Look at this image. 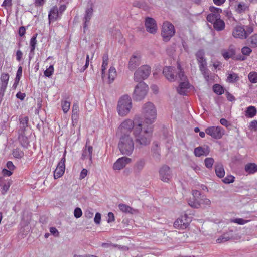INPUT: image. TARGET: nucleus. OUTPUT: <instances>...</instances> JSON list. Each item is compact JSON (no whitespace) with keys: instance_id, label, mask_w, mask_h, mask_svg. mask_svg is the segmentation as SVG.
Segmentation results:
<instances>
[{"instance_id":"de8ad7c7","label":"nucleus","mask_w":257,"mask_h":257,"mask_svg":"<svg viewBox=\"0 0 257 257\" xmlns=\"http://www.w3.org/2000/svg\"><path fill=\"white\" fill-rule=\"evenodd\" d=\"M54 73L53 65H50L44 72L45 76L49 78L51 77Z\"/></svg>"},{"instance_id":"13d9d810","label":"nucleus","mask_w":257,"mask_h":257,"mask_svg":"<svg viewBox=\"0 0 257 257\" xmlns=\"http://www.w3.org/2000/svg\"><path fill=\"white\" fill-rule=\"evenodd\" d=\"M12 0H4L3 4H2V7L7 8L9 7H11L12 5Z\"/></svg>"},{"instance_id":"0e129e2a","label":"nucleus","mask_w":257,"mask_h":257,"mask_svg":"<svg viewBox=\"0 0 257 257\" xmlns=\"http://www.w3.org/2000/svg\"><path fill=\"white\" fill-rule=\"evenodd\" d=\"M23 53L20 50H18L16 52V60L18 61H20L22 59Z\"/></svg>"},{"instance_id":"f704fd0d","label":"nucleus","mask_w":257,"mask_h":257,"mask_svg":"<svg viewBox=\"0 0 257 257\" xmlns=\"http://www.w3.org/2000/svg\"><path fill=\"white\" fill-rule=\"evenodd\" d=\"M117 72L115 68L113 66L110 67L108 72V80L110 83L114 81Z\"/></svg>"},{"instance_id":"f03ea898","label":"nucleus","mask_w":257,"mask_h":257,"mask_svg":"<svg viewBox=\"0 0 257 257\" xmlns=\"http://www.w3.org/2000/svg\"><path fill=\"white\" fill-rule=\"evenodd\" d=\"M142 115L144 121L143 125L150 126L153 124L157 117V110L154 104L150 102L145 103L142 108Z\"/></svg>"},{"instance_id":"a19ab883","label":"nucleus","mask_w":257,"mask_h":257,"mask_svg":"<svg viewBox=\"0 0 257 257\" xmlns=\"http://www.w3.org/2000/svg\"><path fill=\"white\" fill-rule=\"evenodd\" d=\"M213 90L218 95H221L224 93L223 88L219 84H215L213 87Z\"/></svg>"},{"instance_id":"8fccbe9b","label":"nucleus","mask_w":257,"mask_h":257,"mask_svg":"<svg viewBox=\"0 0 257 257\" xmlns=\"http://www.w3.org/2000/svg\"><path fill=\"white\" fill-rule=\"evenodd\" d=\"M230 222H233V223H237V224H240V225H243V224H245L246 223H247L248 222V221L246 220H244L242 218H236V219H231L230 220Z\"/></svg>"},{"instance_id":"e2e57ef3","label":"nucleus","mask_w":257,"mask_h":257,"mask_svg":"<svg viewBox=\"0 0 257 257\" xmlns=\"http://www.w3.org/2000/svg\"><path fill=\"white\" fill-rule=\"evenodd\" d=\"M46 0H35L34 1V5L36 7H40L42 6Z\"/></svg>"},{"instance_id":"dca6fc26","label":"nucleus","mask_w":257,"mask_h":257,"mask_svg":"<svg viewBox=\"0 0 257 257\" xmlns=\"http://www.w3.org/2000/svg\"><path fill=\"white\" fill-rule=\"evenodd\" d=\"M159 173L160 179L165 182H168L172 177L170 169L166 165H164L161 167Z\"/></svg>"},{"instance_id":"2eb2a0df","label":"nucleus","mask_w":257,"mask_h":257,"mask_svg":"<svg viewBox=\"0 0 257 257\" xmlns=\"http://www.w3.org/2000/svg\"><path fill=\"white\" fill-rule=\"evenodd\" d=\"M131 162L132 159L130 158L126 157H120L114 163L113 169L115 170H120L131 163Z\"/></svg>"},{"instance_id":"052dcab7","label":"nucleus","mask_w":257,"mask_h":257,"mask_svg":"<svg viewBox=\"0 0 257 257\" xmlns=\"http://www.w3.org/2000/svg\"><path fill=\"white\" fill-rule=\"evenodd\" d=\"M88 174V171L86 169H83L81 172L79 176V179L82 180L84 179L87 175Z\"/></svg>"},{"instance_id":"a18cd8bd","label":"nucleus","mask_w":257,"mask_h":257,"mask_svg":"<svg viewBox=\"0 0 257 257\" xmlns=\"http://www.w3.org/2000/svg\"><path fill=\"white\" fill-rule=\"evenodd\" d=\"M249 80L252 83H257V72H251L248 75Z\"/></svg>"},{"instance_id":"680f3d73","label":"nucleus","mask_w":257,"mask_h":257,"mask_svg":"<svg viewBox=\"0 0 257 257\" xmlns=\"http://www.w3.org/2000/svg\"><path fill=\"white\" fill-rule=\"evenodd\" d=\"M94 222L96 224H99L101 221V214L99 213H96L94 219Z\"/></svg>"},{"instance_id":"c03bdc74","label":"nucleus","mask_w":257,"mask_h":257,"mask_svg":"<svg viewBox=\"0 0 257 257\" xmlns=\"http://www.w3.org/2000/svg\"><path fill=\"white\" fill-rule=\"evenodd\" d=\"M214 160L211 157L206 158L204 160V164L206 168L211 169L212 167Z\"/></svg>"},{"instance_id":"aec40b11","label":"nucleus","mask_w":257,"mask_h":257,"mask_svg":"<svg viewBox=\"0 0 257 257\" xmlns=\"http://www.w3.org/2000/svg\"><path fill=\"white\" fill-rule=\"evenodd\" d=\"M146 30L150 33L155 34L157 31V26L156 21L150 17H147L145 21Z\"/></svg>"},{"instance_id":"774afa93","label":"nucleus","mask_w":257,"mask_h":257,"mask_svg":"<svg viewBox=\"0 0 257 257\" xmlns=\"http://www.w3.org/2000/svg\"><path fill=\"white\" fill-rule=\"evenodd\" d=\"M26 32L25 28L24 26H21L19 28V34L20 36H23Z\"/></svg>"},{"instance_id":"423d86ee","label":"nucleus","mask_w":257,"mask_h":257,"mask_svg":"<svg viewBox=\"0 0 257 257\" xmlns=\"http://www.w3.org/2000/svg\"><path fill=\"white\" fill-rule=\"evenodd\" d=\"M178 76L181 82L180 83L177 90L179 94L184 95L186 94L187 89L189 88V83L187 77L184 74V72L181 69V66L179 64H178Z\"/></svg>"},{"instance_id":"37998d69","label":"nucleus","mask_w":257,"mask_h":257,"mask_svg":"<svg viewBox=\"0 0 257 257\" xmlns=\"http://www.w3.org/2000/svg\"><path fill=\"white\" fill-rule=\"evenodd\" d=\"M11 185V181L10 180L6 181V182L1 184L2 194H4L8 191Z\"/></svg>"},{"instance_id":"bf43d9fd","label":"nucleus","mask_w":257,"mask_h":257,"mask_svg":"<svg viewBox=\"0 0 257 257\" xmlns=\"http://www.w3.org/2000/svg\"><path fill=\"white\" fill-rule=\"evenodd\" d=\"M6 166H7V168L8 169V170H9L12 172L16 168L15 166H14V165L13 164V163L12 161L7 162Z\"/></svg>"},{"instance_id":"4c0bfd02","label":"nucleus","mask_w":257,"mask_h":257,"mask_svg":"<svg viewBox=\"0 0 257 257\" xmlns=\"http://www.w3.org/2000/svg\"><path fill=\"white\" fill-rule=\"evenodd\" d=\"M248 41L251 47H257V33L251 36L248 39Z\"/></svg>"},{"instance_id":"c9c22d12","label":"nucleus","mask_w":257,"mask_h":257,"mask_svg":"<svg viewBox=\"0 0 257 257\" xmlns=\"http://www.w3.org/2000/svg\"><path fill=\"white\" fill-rule=\"evenodd\" d=\"M108 64V56L107 54H105L103 56V62L102 65V77H104L105 70L106 69Z\"/></svg>"},{"instance_id":"7c9ffc66","label":"nucleus","mask_w":257,"mask_h":257,"mask_svg":"<svg viewBox=\"0 0 257 257\" xmlns=\"http://www.w3.org/2000/svg\"><path fill=\"white\" fill-rule=\"evenodd\" d=\"M18 140L21 145L25 148H27L29 146V141L27 137L24 134H21L19 136Z\"/></svg>"},{"instance_id":"473e14b6","label":"nucleus","mask_w":257,"mask_h":257,"mask_svg":"<svg viewBox=\"0 0 257 257\" xmlns=\"http://www.w3.org/2000/svg\"><path fill=\"white\" fill-rule=\"evenodd\" d=\"M238 75L233 72H231L228 74L226 81L228 83H233L239 80Z\"/></svg>"},{"instance_id":"0eeeda50","label":"nucleus","mask_w":257,"mask_h":257,"mask_svg":"<svg viewBox=\"0 0 257 257\" xmlns=\"http://www.w3.org/2000/svg\"><path fill=\"white\" fill-rule=\"evenodd\" d=\"M175 29L174 25L169 21L163 23L162 27L161 35L164 41L167 42L175 35Z\"/></svg>"},{"instance_id":"603ef678","label":"nucleus","mask_w":257,"mask_h":257,"mask_svg":"<svg viewBox=\"0 0 257 257\" xmlns=\"http://www.w3.org/2000/svg\"><path fill=\"white\" fill-rule=\"evenodd\" d=\"M28 121V117L27 116L24 117L23 118L20 119V123L21 125V127L22 128L25 129V127L27 126Z\"/></svg>"},{"instance_id":"72a5a7b5","label":"nucleus","mask_w":257,"mask_h":257,"mask_svg":"<svg viewBox=\"0 0 257 257\" xmlns=\"http://www.w3.org/2000/svg\"><path fill=\"white\" fill-rule=\"evenodd\" d=\"M257 111L254 106H248L245 111V116L249 118L253 117L256 114Z\"/></svg>"},{"instance_id":"9d476101","label":"nucleus","mask_w":257,"mask_h":257,"mask_svg":"<svg viewBox=\"0 0 257 257\" xmlns=\"http://www.w3.org/2000/svg\"><path fill=\"white\" fill-rule=\"evenodd\" d=\"M205 133L214 139H220L224 134V130L221 126H212L206 128Z\"/></svg>"},{"instance_id":"79ce46f5","label":"nucleus","mask_w":257,"mask_h":257,"mask_svg":"<svg viewBox=\"0 0 257 257\" xmlns=\"http://www.w3.org/2000/svg\"><path fill=\"white\" fill-rule=\"evenodd\" d=\"M37 44L36 36H33L30 40V47L31 53L33 54Z\"/></svg>"},{"instance_id":"f257e3e1","label":"nucleus","mask_w":257,"mask_h":257,"mask_svg":"<svg viewBox=\"0 0 257 257\" xmlns=\"http://www.w3.org/2000/svg\"><path fill=\"white\" fill-rule=\"evenodd\" d=\"M118 131L121 135H130L132 132L136 143L145 146L151 142L153 129L150 126H143L141 118L136 116L133 120L126 119L122 122L118 127Z\"/></svg>"},{"instance_id":"69168bd1","label":"nucleus","mask_w":257,"mask_h":257,"mask_svg":"<svg viewBox=\"0 0 257 257\" xmlns=\"http://www.w3.org/2000/svg\"><path fill=\"white\" fill-rule=\"evenodd\" d=\"M251 130L257 131V120L252 121L249 126Z\"/></svg>"},{"instance_id":"7ed1b4c3","label":"nucleus","mask_w":257,"mask_h":257,"mask_svg":"<svg viewBox=\"0 0 257 257\" xmlns=\"http://www.w3.org/2000/svg\"><path fill=\"white\" fill-rule=\"evenodd\" d=\"M118 148L122 155H131L134 149V143L130 134L121 135L118 143Z\"/></svg>"},{"instance_id":"4be33fe9","label":"nucleus","mask_w":257,"mask_h":257,"mask_svg":"<svg viewBox=\"0 0 257 257\" xmlns=\"http://www.w3.org/2000/svg\"><path fill=\"white\" fill-rule=\"evenodd\" d=\"M79 112V108L78 104L77 103H74L72 107L71 115L72 124L73 126H75L77 123Z\"/></svg>"},{"instance_id":"f8f14e48","label":"nucleus","mask_w":257,"mask_h":257,"mask_svg":"<svg viewBox=\"0 0 257 257\" xmlns=\"http://www.w3.org/2000/svg\"><path fill=\"white\" fill-rule=\"evenodd\" d=\"M209 10L211 13L209 14L206 18L208 22L211 23L220 18V14L222 12V10L220 8L211 6L209 8Z\"/></svg>"},{"instance_id":"412c9836","label":"nucleus","mask_w":257,"mask_h":257,"mask_svg":"<svg viewBox=\"0 0 257 257\" xmlns=\"http://www.w3.org/2000/svg\"><path fill=\"white\" fill-rule=\"evenodd\" d=\"M92 147L87 146V142H86L85 148L83 150L81 159L82 160L88 159L89 164L91 165L92 163Z\"/></svg>"},{"instance_id":"393cba45","label":"nucleus","mask_w":257,"mask_h":257,"mask_svg":"<svg viewBox=\"0 0 257 257\" xmlns=\"http://www.w3.org/2000/svg\"><path fill=\"white\" fill-rule=\"evenodd\" d=\"M93 11V9L91 7L87 8L85 11L84 17V24L83 26V28L85 30L88 27L90 20L92 16Z\"/></svg>"},{"instance_id":"5fc2aeb1","label":"nucleus","mask_w":257,"mask_h":257,"mask_svg":"<svg viewBox=\"0 0 257 257\" xmlns=\"http://www.w3.org/2000/svg\"><path fill=\"white\" fill-rule=\"evenodd\" d=\"M74 215L76 218H79L81 217L82 215V212L81 209L79 207L76 208L74 211Z\"/></svg>"},{"instance_id":"338daca9","label":"nucleus","mask_w":257,"mask_h":257,"mask_svg":"<svg viewBox=\"0 0 257 257\" xmlns=\"http://www.w3.org/2000/svg\"><path fill=\"white\" fill-rule=\"evenodd\" d=\"M2 173L4 176H10L12 175L13 172L6 169H3Z\"/></svg>"},{"instance_id":"a878e982","label":"nucleus","mask_w":257,"mask_h":257,"mask_svg":"<svg viewBox=\"0 0 257 257\" xmlns=\"http://www.w3.org/2000/svg\"><path fill=\"white\" fill-rule=\"evenodd\" d=\"M118 208L121 212L125 213H130L133 214H136L138 212V210L137 209H134L125 204H119L118 205Z\"/></svg>"},{"instance_id":"5701e85b","label":"nucleus","mask_w":257,"mask_h":257,"mask_svg":"<svg viewBox=\"0 0 257 257\" xmlns=\"http://www.w3.org/2000/svg\"><path fill=\"white\" fill-rule=\"evenodd\" d=\"M210 150L209 147L206 146L204 147H198L194 149V153L196 157H200L201 156H207L209 155Z\"/></svg>"},{"instance_id":"58836bf2","label":"nucleus","mask_w":257,"mask_h":257,"mask_svg":"<svg viewBox=\"0 0 257 257\" xmlns=\"http://www.w3.org/2000/svg\"><path fill=\"white\" fill-rule=\"evenodd\" d=\"M13 156L18 159L22 158L24 155V153L23 151H22L19 148H16L14 149L13 151Z\"/></svg>"},{"instance_id":"a211bd4d","label":"nucleus","mask_w":257,"mask_h":257,"mask_svg":"<svg viewBox=\"0 0 257 257\" xmlns=\"http://www.w3.org/2000/svg\"><path fill=\"white\" fill-rule=\"evenodd\" d=\"M65 155H64V157L59 162L55 170L54 171V178L55 179L59 178L63 175L65 170Z\"/></svg>"},{"instance_id":"9b49d317","label":"nucleus","mask_w":257,"mask_h":257,"mask_svg":"<svg viewBox=\"0 0 257 257\" xmlns=\"http://www.w3.org/2000/svg\"><path fill=\"white\" fill-rule=\"evenodd\" d=\"M191 219L186 214L181 215L174 223V226L177 229H185L189 225Z\"/></svg>"},{"instance_id":"4468645a","label":"nucleus","mask_w":257,"mask_h":257,"mask_svg":"<svg viewBox=\"0 0 257 257\" xmlns=\"http://www.w3.org/2000/svg\"><path fill=\"white\" fill-rule=\"evenodd\" d=\"M141 56L139 54H134L130 58L127 68L131 71H134L141 64Z\"/></svg>"},{"instance_id":"864d4df0","label":"nucleus","mask_w":257,"mask_h":257,"mask_svg":"<svg viewBox=\"0 0 257 257\" xmlns=\"http://www.w3.org/2000/svg\"><path fill=\"white\" fill-rule=\"evenodd\" d=\"M22 75V67L19 66L16 73V76L15 78V82H18Z\"/></svg>"},{"instance_id":"6ab92c4d","label":"nucleus","mask_w":257,"mask_h":257,"mask_svg":"<svg viewBox=\"0 0 257 257\" xmlns=\"http://www.w3.org/2000/svg\"><path fill=\"white\" fill-rule=\"evenodd\" d=\"M176 70L174 67L170 66L165 67L163 70V73L167 80L172 82L174 81L176 78L178 77V74L175 75Z\"/></svg>"},{"instance_id":"c756f323","label":"nucleus","mask_w":257,"mask_h":257,"mask_svg":"<svg viewBox=\"0 0 257 257\" xmlns=\"http://www.w3.org/2000/svg\"><path fill=\"white\" fill-rule=\"evenodd\" d=\"M245 171L248 174H254L257 172V165L254 163H248L245 166Z\"/></svg>"},{"instance_id":"ddd939ff","label":"nucleus","mask_w":257,"mask_h":257,"mask_svg":"<svg viewBox=\"0 0 257 257\" xmlns=\"http://www.w3.org/2000/svg\"><path fill=\"white\" fill-rule=\"evenodd\" d=\"M192 198H190L188 201V204L192 208H198L201 207V202L200 198V192L196 190H192Z\"/></svg>"},{"instance_id":"4d7b16f0","label":"nucleus","mask_w":257,"mask_h":257,"mask_svg":"<svg viewBox=\"0 0 257 257\" xmlns=\"http://www.w3.org/2000/svg\"><path fill=\"white\" fill-rule=\"evenodd\" d=\"M50 233L56 237H58L59 235V233L58 230L54 227H51L50 228Z\"/></svg>"},{"instance_id":"6e6d98bb","label":"nucleus","mask_w":257,"mask_h":257,"mask_svg":"<svg viewBox=\"0 0 257 257\" xmlns=\"http://www.w3.org/2000/svg\"><path fill=\"white\" fill-rule=\"evenodd\" d=\"M89 55H87L86 58V62L85 65L80 69L81 72H84L88 67L89 64Z\"/></svg>"},{"instance_id":"1a4fd4ad","label":"nucleus","mask_w":257,"mask_h":257,"mask_svg":"<svg viewBox=\"0 0 257 257\" xmlns=\"http://www.w3.org/2000/svg\"><path fill=\"white\" fill-rule=\"evenodd\" d=\"M151 73V67L147 65H143L138 68L134 73V80L136 82H142L146 79Z\"/></svg>"},{"instance_id":"e433bc0d","label":"nucleus","mask_w":257,"mask_h":257,"mask_svg":"<svg viewBox=\"0 0 257 257\" xmlns=\"http://www.w3.org/2000/svg\"><path fill=\"white\" fill-rule=\"evenodd\" d=\"M200 202H201V207L207 208L211 205V201L205 196L200 197Z\"/></svg>"},{"instance_id":"3c124183","label":"nucleus","mask_w":257,"mask_h":257,"mask_svg":"<svg viewBox=\"0 0 257 257\" xmlns=\"http://www.w3.org/2000/svg\"><path fill=\"white\" fill-rule=\"evenodd\" d=\"M222 181L225 184H229L234 182V177L232 175H227Z\"/></svg>"},{"instance_id":"20e7f679","label":"nucleus","mask_w":257,"mask_h":257,"mask_svg":"<svg viewBox=\"0 0 257 257\" xmlns=\"http://www.w3.org/2000/svg\"><path fill=\"white\" fill-rule=\"evenodd\" d=\"M195 56L201 74L203 75L205 80L209 82L210 80V71L207 68V63L206 59L205 57V52L204 50H198L196 52Z\"/></svg>"},{"instance_id":"39448f33","label":"nucleus","mask_w":257,"mask_h":257,"mask_svg":"<svg viewBox=\"0 0 257 257\" xmlns=\"http://www.w3.org/2000/svg\"><path fill=\"white\" fill-rule=\"evenodd\" d=\"M132 107L131 98L128 95H124L119 99L117 105V111L121 116L126 115Z\"/></svg>"},{"instance_id":"ea45409f","label":"nucleus","mask_w":257,"mask_h":257,"mask_svg":"<svg viewBox=\"0 0 257 257\" xmlns=\"http://www.w3.org/2000/svg\"><path fill=\"white\" fill-rule=\"evenodd\" d=\"M61 106L64 113L68 112L70 107V102L68 101H61Z\"/></svg>"},{"instance_id":"2f4dec72","label":"nucleus","mask_w":257,"mask_h":257,"mask_svg":"<svg viewBox=\"0 0 257 257\" xmlns=\"http://www.w3.org/2000/svg\"><path fill=\"white\" fill-rule=\"evenodd\" d=\"M145 165V160L143 159L138 160L134 165V169L137 172L141 171Z\"/></svg>"},{"instance_id":"bb28decb","label":"nucleus","mask_w":257,"mask_h":257,"mask_svg":"<svg viewBox=\"0 0 257 257\" xmlns=\"http://www.w3.org/2000/svg\"><path fill=\"white\" fill-rule=\"evenodd\" d=\"M213 24L214 29L217 31L223 30L225 28V23L223 20L219 18L214 22L211 23Z\"/></svg>"},{"instance_id":"49530a36","label":"nucleus","mask_w":257,"mask_h":257,"mask_svg":"<svg viewBox=\"0 0 257 257\" xmlns=\"http://www.w3.org/2000/svg\"><path fill=\"white\" fill-rule=\"evenodd\" d=\"M221 54L224 59L227 60L233 56V55L234 54V51L233 50L229 51L223 50L222 51Z\"/></svg>"},{"instance_id":"cd10ccee","label":"nucleus","mask_w":257,"mask_h":257,"mask_svg":"<svg viewBox=\"0 0 257 257\" xmlns=\"http://www.w3.org/2000/svg\"><path fill=\"white\" fill-rule=\"evenodd\" d=\"M215 171L216 175L219 178H223L225 175V171L223 166L221 163H218L215 165Z\"/></svg>"},{"instance_id":"09e8293b","label":"nucleus","mask_w":257,"mask_h":257,"mask_svg":"<svg viewBox=\"0 0 257 257\" xmlns=\"http://www.w3.org/2000/svg\"><path fill=\"white\" fill-rule=\"evenodd\" d=\"M241 51L243 55L249 56L252 52V50L247 46H244L242 48Z\"/></svg>"},{"instance_id":"f3484780","label":"nucleus","mask_w":257,"mask_h":257,"mask_svg":"<svg viewBox=\"0 0 257 257\" xmlns=\"http://www.w3.org/2000/svg\"><path fill=\"white\" fill-rule=\"evenodd\" d=\"M248 35L244 26H236L232 31V35L235 38L246 39Z\"/></svg>"},{"instance_id":"c85d7f7f","label":"nucleus","mask_w":257,"mask_h":257,"mask_svg":"<svg viewBox=\"0 0 257 257\" xmlns=\"http://www.w3.org/2000/svg\"><path fill=\"white\" fill-rule=\"evenodd\" d=\"M235 9L238 13H242L248 9V6L244 2H240L235 6Z\"/></svg>"},{"instance_id":"6e6552de","label":"nucleus","mask_w":257,"mask_h":257,"mask_svg":"<svg viewBox=\"0 0 257 257\" xmlns=\"http://www.w3.org/2000/svg\"><path fill=\"white\" fill-rule=\"evenodd\" d=\"M148 90V86L144 82H140L135 87L133 98L137 101L141 100L146 96Z\"/></svg>"},{"instance_id":"b1692460","label":"nucleus","mask_w":257,"mask_h":257,"mask_svg":"<svg viewBox=\"0 0 257 257\" xmlns=\"http://www.w3.org/2000/svg\"><path fill=\"white\" fill-rule=\"evenodd\" d=\"M60 16V14L59 13L57 7L53 6L51 9L48 15L49 23L56 21Z\"/></svg>"}]
</instances>
